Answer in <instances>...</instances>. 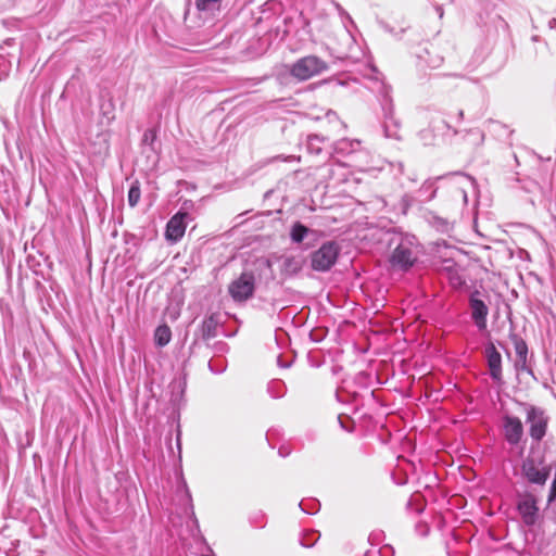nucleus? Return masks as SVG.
I'll return each mask as SVG.
<instances>
[{
	"label": "nucleus",
	"mask_w": 556,
	"mask_h": 556,
	"mask_svg": "<svg viewBox=\"0 0 556 556\" xmlns=\"http://www.w3.org/2000/svg\"><path fill=\"white\" fill-rule=\"evenodd\" d=\"M552 465L546 463L544 454L538 453V448L530 446L529 454L522 459L521 476L529 483L544 486L551 476Z\"/></svg>",
	"instance_id": "f257e3e1"
},
{
	"label": "nucleus",
	"mask_w": 556,
	"mask_h": 556,
	"mask_svg": "<svg viewBox=\"0 0 556 556\" xmlns=\"http://www.w3.org/2000/svg\"><path fill=\"white\" fill-rule=\"evenodd\" d=\"M522 406L526 415L528 435L531 440L530 446L538 448L539 444L548 432L551 417L547 412L540 406L533 404H522Z\"/></svg>",
	"instance_id": "f03ea898"
},
{
	"label": "nucleus",
	"mask_w": 556,
	"mask_h": 556,
	"mask_svg": "<svg viewBox=\"0 0 556 556\" xmlns=\"http://www.w3.org/2000/svg\"><path fill=\"white\" fill-rule=\"evenodd\" d=\"M328 70L327 63L316 55H307L292 64L290 74L298 80H307Z\"/></svg>",
	"instance_id": "7ed1b4c3"
},
{
	"label": "nucleus",
	"mask_w": 556,
	"mask_h": 556,
	"mask_svg": "<svg viewBox=\"0 0 556 556\" xmlns=\"http://www.w3.org/2000/svg\"><path fill=\"white\" fill-rule=\"evenodd\" d=\"M340 247L334 241H327L311 254V266L316 271H328L337 262Z\"/></svg>",
	"instance_id": "20e7f679"
},
{
	"label": "nucleus",
	"mask_w": 556,
	"mask_h": 556,
	"mask_svg": "<svg viewBox=\"0 0 556 556\" xmlns=\"http://www.w3.org/2000/svg\"><path fill=\"white\" fill-rule=\"evenodd\" d=\"M417 258L418 254L413 242L408 239H402L393 250L390 263L393 268L406 271L415 264Z\"/></svg>",
	"instance_id": "39448f33"
},
{
	"label": "nucleus",
	"mask_w": 556,
	"mask_h": 556,
	"mask_svg": "<svg viewBox=\"0 0 556 556\" xmlns=\"http://www.w3.org/2000/svg\"><path fill=\"white\" fill-rule=\"evenodd\" d=\"M255 275L253 271H243L228 286V293L235 302H245L254 295Z\"/></svg>",
	"instance_id": "423d86ee"
},
{
	"label": "nucleus",
	"mask_w": 556,
	"mask_h": 556,
	"mask_svg": "<svg viewBox=\"0 0 556 556\" xmlns=\"http://www.w3.org/2000/svg\"><path fill=\"white\" fill-rule=\"evenodd\" d=\"M489 295L485 292L473 290L469 294V307L471 319L479 330L486 328V319L489 315V306L486 300Z\"/></svg>",
	"instance_id": "0eeeda50"
},
{
	"label": "nucleus",
	"mask_w": 556,
	"mask_h": 556,
	"mask_svg": "<svg viewBox=\"0 0 556 556\" xmlns=\"http://www.w3.org/2000/svg\"><path fill=\"white\" fill-rule=\"evenodd\" d=\"M502 434L510 446H518L523 441L525 427L518 416L504 414L502 416Z\"/></svg>",
	"instance_id": "6e6552de"
},
{
	"label": "nucleus",
	"mask_w": 556,
	"mask_h": 556,
	"mask_svg": "<svg viewBox=\"0 0 556 556\" xmlns=\"http://www.w3.org/2000/svg\"><path fill=\"white\" fill-rule=\"evenodd\" d=\"M517 510L527 527H532L536 523L540 509L534 495L526 494L520 497L517 503Z\"/></svg>",
	"instance_id": "1a4fd4ad"
},
{
	"label": "nucleus",
	"mask_w": 556,
	"mask_h": 556,
	"mask_svg": "<svg viewBox=\"0 0 556 556\" xmlns=\"http://www.w3.org/2000/svg\"><path fill=\"white\" fill-rule=\"evenodd\" d=\"M485 357L488 361L490 377L492 378L493 381L501 383L503 379L502 356L493 343L486 345Z\"/></svg>",
	"instance_id": "9d476101"
},
{
	"label": "nucleus",
	"mask_w": 556,
	"mask_h": 556,
	"mask_svg": "<svg viewBox=\"0 0 556 556\" xmlns=\"http://www.w3.org/2000/svg\"><path fill=\"white\" fill-rule=\"evenodd\" d=\"M516 352L515 367L519 371H527L532 374V370L527 365L528 345L526 341L516 333L509 336Z\"/></svg>",
	"instance_id": "9b49d317"
},
{
	"label": "nucleus",
	"mask_w": 556,
	"mask_h": 556,
	"mask_svg": "<svg viewBox=\"0 0 556 556\" xmlns=\"http://www.w3.org/2000/svg\"><path fill=\"white\" fill-rule=\"evenodd\" d=\"M187 213L175 214L167 223L166 238L173 242H177L182 238L186 231L185 218Z\"/></svg>",
	"instance_id": "f8f14e48"
},
{
	"label": "nucleus",
	"mask_w": 556,
	"mask_h": 556,
	"mask_svg": "<svg viewBox=\"0 0 556 556\" xmlns=\"http://www.w3.org/2000/svg\"><path fill=\"white\" fill-rule=\"evenodd\" d=\"M400 124L393 117L392 108L389 106L388 109H384V135L388 138L393 139H400V130H399Z\"/></svg>",
	"instance_id": "ddd939ff"
},
{
	"label": "nucleus",
	"mask_w": 556,
	"mask_h": 556,
	"mask_svg": "<svg viewBox=\"0 0 556 556\" xmlns=\"http://www.w3.org/2000/svg\"><path fill=\"white\" fill-rule=\"evenodd\" d=\"M219 326V318L216 314H211L201 325V336L204 340L213 339L217 336V328Z\"/></svg>",
	"instance_id": "4468645a"
},
{
	"label": "nucleus",
	"mask_w": 556,
	"mask_h": 556,
	"mask_svg": "<svg viewBox=\"0 0 556 556\" xmlns=\"http://www.w3.org/2000/svg\"><path fill=\"white\" fill-rule=\"evenodd\" d=\"M302 269V261L296 256H287L282 261L281 274L294 276Z\"/></svg>",
	"instance_id": "2eb2a0df"
},
{
	"label": "nucleus",
	"mask_w": 556,
	"mask_h": 556,
	"mask_svg": "<svg viewBox=\"0 0 556 556\" xmlns=\"http://www.w3.org/2000/svg\"><path fill=\"white\" fill-rule=\"evenodd\" d=\"M329 141L328 137L319 136V135H308L306 139V149L311 154L318 155L326 142Z\"/></svg>",
	"instance_id": "dca6fc26"
},
{
	"label": "nucleus",
	"mask_w": 556,
	"mask_h": 556,
	"mask_svg": "<svg viewBox=\"0 0 556 556\" xmlns=\"http://www.w3.org/2000/svg\"><path fill=\"white\" fill-rule=\"evenodd\" d=\"M172 339V331L167 325H161L155 329L154 341L159 346H165Z\"/></svg>",
	"instance_id": "f3484780"
},
{
	"label": "nucleus",
	"mask_w": 556,
	"mask_h": 556,
	"mask_svg": "<svg viewBox=\"0 0 556 556\" xmlns=\"http://www.w3.org/2000/svg\"><path fill=\"white\" fill-rule=\"evenodd\" d=\"M308 232L309 229L306 226L300 222H296L291 227L290 238L292 242L300 243L304 240Z\"/></svg>",
	"instance_id": "a211bd4d"
},
{
	"label": "nucleus",
	"mask_w": 556,
	"mask_h": 556,
	"mask_svg": "<svg viewBox=\"0 0 556 556\" xmlns=\"http://www.w3.org/2000/svg\"><path fill=\"white\" fill-rule=\"evenodd\" d=\"M140 195H141L140 185L138 181H135L131 184V186L128 190V204L131 207H135L140 200Z\"/></svg>",
	"instance_id": "6ab92c4d"
},
{
	"label": "nucleus",
	"mask_w": 556,
	"mask_h": 556,
	"mask_svg": "<svg viewBox=\"0 0 556 556\" xmlns=\"http://www.w3.org/2000/svg\"><path fill=\"white\" fill-rule=\"evenodd\" d=\"M325 118L328 121L329 124L332 125L333 130H336L337 132H341L345 127V125L339 119L337 113L333 111L329 110L326 113Z\"/></svg>",
	"instance_id": "aec40b11"
},
{
	"label": "nucleus",
	"mask_w": 556,
	"mask_h": 556,
	"mask_svg": "<svg viewBox=\"0 0 556 556\" xmlns=\"http://www.w3.org/2000/svg\"><path fill=\"white\" fill-rule=\"evenodd\" d=\"M220 0H195V7L200 11H210L218 8Z\"/></svg>",
	"instance_id": "412c9836"
},
{
	"label": "nucleus",
	"mask_w": 556,
	"mask_h": 556,
	"mask_svg": "<svg viewBox=\"0 0 556 556\" xmlns=\"http://www.w3.org/2000/svg\"><path fill=\"white\" fill-rule=\"evenodd\" d=\"M448 281L450 285L455 289L460 288L465 283V280L458 274L457 269H448Z\"/></svg>",
	"instance_id": "4be33fe9"
},
{
	"label": "nucleus",
	"mask_w": 556,
	"mask_h": 556,
	"mask_svg": "<svg viewBox=\"0 0 556 556\" xmlns=\"http://www.w3.org/2000/svg\"><path fill=\"white\" fill-rule=\"evenodd\" d=\"M555 500H556V471H555V476H554V479H553L551 488H549V493L547 496V504H552Z\"/></svg>",
	"instance_id": "5701e85b"
},
{
	"label": "nucleus",
	"mask_w": 556,
	"mask_h": 556,
	"mask_svg": "<svg viewBox=\"0 0 556 556\" xmlns=\"http://www.w3.org/2000/svg\"><path fill=\"white\" fill-rule=\"evenodd\" d=\"M419 138L420 140L424 142V144H432V135L430 132V130H421L419 132Z\"/></svg>",
	"instance_id": "b1692460"
},
{
	"label": "nucleus",
	"mask_w": 556,
	"mask_h": 556,
	"mask_svg": "<svg viewBox=\"0 0 556 556\" xmlns=\"http://www.w3.org/2000/svg\"><path fill=\"white\" fill-rule=\"evenodd\" d=\"M457 112V123H462L464 119V111L462 109L456 110Z\"/></svg>",
	"instance_id": "393cba45"
},
{
	"label": "nucleus",
	"mask_w": 556,
	"mask_h": 556,
	"mask_svg": "<svg viewBox=\"0 0 556 556\" xmlns=\"http://www.w3.org/2000/svg\"><path fill=\"white\" fill-rule=\"evenodd\" d=\"M446 128L452 131L454 136L458 134V130L455 127H452L447 121H445Z\"/></svg>",
	"instance_id": "a878e982"
},
{
	"label": "nucleus",
	"mask_w": 556,
	"mask_h": 556,
	"mask_svg": "<svg viewBox=\"0 0 556 556\" xmlns=\"http://www.w3.org/2000/svg\"><path fill=\"white\" fill-rule=\"evenodd\" d=\"M279 454L282 456V457H286L290 454L289 450L285 448V447H280L279 448Z\"/></svg>",
	"instance_id": "bb28decb"
},
{
	"label": "nucleus",
	"mask_w": 556,
	"mask_h": 556,
	"mask_svg": "<svg viewBox=\"0 0 556 556\" xmlns=\"http://www.w3.org/2000/svg\"><path fill=\"white\" fill-rule=\"evenodd\" d=\"M442 61H443V59H442V58H439L437 61H433V62L431 63V66L437 67V66H439V65L441 64V62H442Z\"/></svg>",
	"instance_id": "cd10ccee"
},
{
	"label": "nucleus",
	"mask_w": 556,
	"mask_h": 556,
	"mask_svg": "<svg viewBox=\"0 0 556 556\" xmlns=\"http://www.w3.org/2000/svg\"><path fill=\"white\" fill-rule=\"evenodd\" d=\"M149 134H151V130H148V131H146V134H144V140H148V139H150V136H149Z\"/></svg>",
	"instance_id": "c85d7f7f"
},
{
	"label": "nucleus",
	"mask_w": 556,
	"mask_h": 556,
	"mask_svg": "<svg viewBox=\"0 0 556 556\" xmlns=\"http://www.w3.org/2000/svg\"><path fill=\"white\" fill-rule=\"evenodd\" d=\"M149 134H151V130H148V131H146V134H144V140H148V139H150V136H149Z\"/></svg>",
	"instance_id": "c756f323"
},
{
	"label": "nucleus",
	"mask_w": 556,
	"mask_h": 556,
	"mask_svg": "<svg viewBox=\"0 0 556 556\" xmlns=\"http://www.w3.org/2000/svg\"><path fill=\"white\" fill-rule=\"evenodd\" d=\"M446 116L447 118L452 119L453 118V114L451 112L446 113Z\"/></svg>",
	"instance_id": "7c9ffc66"
},
{
	"label": "nucleus",
	"mask_w": 556,
	"mask_h": 556,
	"mask_svg": "<svg viewBox=\"0 0 556 556\" xmlns=\"http://www.w3.org/2000/svg\"><path fill=\"white\" fill-rule=\"evenodd\" d=\"M285 160H286V161H287V160H295V157H294L293 155H290V156H288V157H287V159H285Z\"/></svg>",
	"instance_id": "2f4dec72"
},
{
	"label": "nucleus",
	"mask_w": 556,
	"mask_h": 556,
	"mask_svg": "<svg viewBox=\"0 0 556 556\" xmlns=\"http://www.w3.org/2000/svg\"><path fill=\"white\" fill-rule=\"evenodd\" d=\"M4 61V56L0 55V63Z\"/></svg>",
	"instance_id": "473e14b6"
}]
</instances>
